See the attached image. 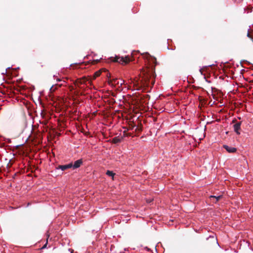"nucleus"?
I'll list each match as a JSON object with an SVG mask.
<instances>
[{"mask_svg":"<svg viewBox=\"0 0 253 253\" xmlns=\"http://www.w3.org/2000/svg\"><path fill=\"white\" fill-rule=\"evenodd\" d=\"M147 58L150 63V67H147L146 69H143L141 72L143 75L141 80V86L144 88L143 90L146 91H147L146 87L150 85V83L151 87L155 83V66L158 64L156 58L149 54L147 55Z\"/></svg>","mask_w":253,"mask_h":253,"instance_id":"obj_1","label":"nucleus"},{"mask_svg":"<svg viewBox=\"0 0 253 253\" xmlns=\"http://www.w3.org/2000/svg\"><path fill=\"white\" fill-rule=\"evenodd\" d=\"M112 61L118 62L122 64H126L130 61V58L128 56L125 57L116 56L115 57H112Z\"/></svg>","mask_w":253,"mask_h":253,"instance_id":"obj_2","label":"nucleus"},{"mask_svg":"<svg viewBox=\"0 0 253 253\" xmlns=\"http://www.w3.org/2000/svg\"><path fill=\"white\" fill-rule=\"evenodd\" d=\"M217 243V241L216 238L213 236H210L209 238H207L206 240L204 242V245L207 247H210L215 245Z\"/></svg>","mask_w":253,"mask_h":253,"instance_id":"obj_3","label":"nucleus"},{"mask_svg":"<svg viewBox=\"0 0 253 253\" xmlns=\"http://www.w3.org/2000/svg\"><path fill=\"white\" fill-rule=\"evenodd\" d=\"M236 122V119H234L232 121V122L233 124H235L233 125L234 130V131L236 132V133L237 134H240V133L239 131V130L241 128V122H238V123H235Z\"/></svg>","mask_w":253,"mask_h":253,"instance_id":"obj_4","label":"nucleus"},{"mask_svg":"<svg viewBox=\"0 0 253 253\" xmlns=\"http://www.w3.org/2000/svg\"><path fill=\"white\" fill-rule=\"evenodd\" d=\"M72 166H73L72 163H70L69 164L65 165H59L57 168V169H60L64 171V170H66V169H68L72 168Z\"/></svg>","mask_w":253,"mask_h":253,"instance_id":"obj_5","label":"nucleus"},{"mask_svg":"<svg viewBox=\"0 0 253 253\" xmlns=\"http://www.w3.org/2000/svg\"><path fill=\"white\" fill-rule=\"evenodd\" d=\"M83 160L82 159H79L77 160L74 162V165H73L72 167L74 169H77L79 168L83 164Z\"/></svg>","mask_w":253,"mask_h":253,"instance_id":"obj_6","label":"nucleus"},{"mask_svg":"<svg viewBox=\"0 0 253 253\" xmlns=\"http://www.w3.org/2000/svg\"><path fill=\"white\" fill-rule=\"evenodd\" d=\"M223 147L226 149L227 151L229 153H234L236 151V148L234 147H229L227 145H224Z\"/></svg>","mask_w":253,"mask_h":253,"instance_id":"obj_7","label":"nucleus"},{"mask_svg":"<svg viewBox=\"0 0 253 253\" xmlns=\"http://www.w3.org/2000/svg\"><path fill=\"white\" fill-rule=\"evenodd\" d=\"M123 138V137L121 138H119V137H115L112 139V142L114 144L120 143L122 141Z\"/></svg>","mask_w":253,"mask_h":253,"instance_id":"obj_8","label":"nucleus"},{"mask_svg":"<svg viewBox=\"0 0 253 253\" xmlns=\"http://www.w3.org/2000/svg\"><path fill=\"white\" fill-rule=\"evenodd\" d=\"M210 198H215L216 199V201H215V203H216L217 201H219L222 198V195H219V196H211Z\"/></svg>","mask_w":253,"mask_h":253,"instance_id":"obj_9","label":"nucleus"},{"mask_svg":"<svg viewBox=\"0 0 253 253\" xmlns=\"http://www.w3.org/2000/svg\"><path fill=\"white\" fill-rule=\"evenodd\" d=\"M119 84L120 83L117 79H113L112 81H111L110 83V84H111L112 85H116Z\"/></svg>","mask_w":253,"mask_h":253,"instance_id":"obj_10","label":"nucleus"},{"mask_svg":"<svg viewBox=\"0 0 253 253\" xmlns=\"http://www.w3.org/2000/svg\"><path fill=\"white\" fill-rule=\"evenodd\" d=\"M101 70L96 72L93 75V79H95L96 78L99 77L101 74Z\"/></svg>","mask_w":253,"mask_h":253,"instance_id":"obj_11","label":"nucleus"},{"mask_svg":"<svg viewBox=\"0 0 253 253\" xmlns=\"http://www.w3.org/2000/svg\"><path fill=\"white\" fill-rule=\"evenodd\" d=\"M106 174L108 176H112L113 177L114 176V173L113 172V171H110V170H107V172H106Z\"/></svg>","mask_w":253,"mask_h":253,"instance_id":"obj_12","label":"nucleus"},{"mask_svg":"<svg viewBox=\"0 0 253 253\" xmlns=\"http://www.w3.org/2000/svg\"><path fill=\"white\" fill-rule=\"evenodd\" d=\"M247 37L250 38L253 42V36L251 35V34L248 31L247 33Z\"/></svg>","mask_w":253,"mask_h":253,"instance_id":"obj_13","label":"nucleus"},{"mask_svg":"<svg viewBox=\"0 0 253 253\" xmlns=\"http://www.w3.org/2000/svg\"><path fill=\"white\" fill-rule=\"evenodd\" d=\"M131 136V134L130 133H127L126 131H124V135H123V137H125V136Z\"/></svg>","mask_w":253,"mask_h":253,"instance_id":"obj_14","label":"nucleus"},{"mask_svg":"<svg viewBox=\"0 0 253 253\" xmlns=\"http://www.w3.org/2000/svg\"><path fill=\"white\" fill-rule=\"evenodd\" d=\"M99 62V60H93L92 61V64H95L98 63Z\"/></svg>","mask_w":253,"mask_h":253,"instance_id":"obj_15","label":"nucleus"},{"mask_svg":"<svg viewBox=\"0 0 253 253\" xmlns=\"http://www.w3.org/2000/svg\"><path fill=\"white\" fill-rule=\"evenodd\" d=\"M134 126H135V125H129V129H132L134 128Z\"/></svg>","mask_w":253,"mask_h":253,"instance_id":"obj_16","label":"nucleus"},{"mask_svg":"<svg viewBox=\"0 0 253 253\" xmlns=\"http://www.w3.org/2000/svg\"><path fill=\"white\" fill-rule=\"evenodd\" d=\"M46 246V244H45V245L42 247V248H45Z\"/></svg>","mask_w":253,"mask_h":253,"instance_id":"obj_17","label":"nucleus"},{"mask_svg":"<svg viewBox=\"0 0 253 253\" xmlns=\"http://www.w3.org/2000/svg\"><path fill=\"white\" fill-rule=\"evenodd\" d=\"M57 81H61V80H60V79H57Z\"/></svg>","mask_w":253,"mask_h":253,"instance_id":"obj_18","label":"nucleus"},{"mask_svg":"<svg viewBox=\"0 0 253 253\" xmlns=\"http://www.w3.org/2000/svg\"><path fill=\"white\" fill-rule=\"evenodd\" d=\"M50 90H54V89H53V87H52L51 88H50Z\"/></svg>","mask_w":253,"mask_h":253,"instance_id":"obj_19","label":"nucleus"},{"mask_svg":"<svg viewBox=\"0 0 253 253\" xmlns=\"http://www.w3.org/2000/svg\"><path fill=\"white\" fill-rule=\"evenodd\" d=\"M84 81H83V82H81V83H84Z\"/></svg>","mask_w":253,"mask_h":253,"instance_id":"obj_20","label":"nucleus"},{"mask_svg":"<svg viewBox=\"0 0 253 253\" xmlns=\"http://www.w3.org/2000/svg\"><path fill=\"white\" fill-rule=\"evenodd\" d=\"M84 81H83V82H81V83H84Z\"/></svg>","mask_w":253,"mask_h":253,"instance_id":"obj_21","label":"nucleus"},{"mask_svg":"<svg viewBox=\"0 0 253 253\" xmlns=\"http://www.w3.org/2000/svg\"><path fill=\"white\" fill-rule=\"evenodd\" d=\"M84 81H83V82H81V83H84Z\"/></svg>","mask_w":253,"mask_h":253,"instance_id":"obj_22","label":"nucleus"},{"mask_svg":"<svg viewBox=\"0 0 253 253\" xmlns=\"http://www.w3.org/2000/svg\"><path fill=\"white\" fill-rule=\"evenodd\" d=\"M122 84H123V83H120V84H121V85H122Z\"/></svg>","mask_w":253,"mask_h":253,"instance_id":"obj_23","label":"nucleus"},{"mask_svg":"<svg viewBox=\"0 0 253 253\" xmlns=\"http://www.w3.org/2000/svg\"><path fill=\"white\" fill-rule=\"evenodd\" d=\"M73 251H72V252H71V253H73Z\"/></svg>","mask_w":253,"mask_h":253,"instance_id":"obj_24","label":"nucleus"}]
</instances>
